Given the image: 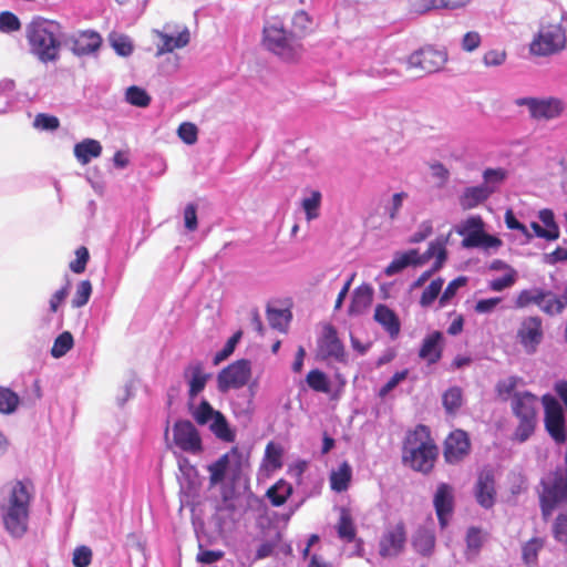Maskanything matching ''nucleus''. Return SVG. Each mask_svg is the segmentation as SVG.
<instances>
[{
    "label": "nucleus",
    "instance_id": "obj_59",
    "mask_svg": "<svg viewBox=\"0 0 567 567\" xmlns=\"http://www.w3.org/2000/svg\"><path fill=\"white\" fill-rule=\"evenodd\" d=\"M542 223L546 226V230L550 234H556V239L559 238L560 231L557 223L555 221V215L551 209L545 208L539 212L538 215Z\"/></svg>",
    "mask_w": 567,
    "mask_h": 567
},
{
    "label": "nucleus",
    "instance_id": "obj_64",
    "mask_svg": "<svg viewBox=\"0 0 567 567\" xmlns=\"http://www.w3.org/2000/svg\"><path fill=\"white\" fill-rule=\"evenodd\" d=\"M507 172L504 168H486L483 173L485 184H501L505 181Z\"/></svg>",
    "mask_w": 567,
    "mask_h": 567
},
{
    "label": "nucleus",
    "instance_id": "obj_45",
    "mask_svg": "<svg viewBox=\"0 0 567 567\" xmlns=\"http://www.w3.org/2000/svg\"><path fill=\"white\" fill-rule=\"evenodd\" d=\"M443 284L444 280L442 278H436L424 289L420 298V305L423 308H426L434 302L442 290Z\"/></svg>",
    "mask_w": 567,
    "mask_h": 567
},
{
    "label": "nucleus",
    "instance_id": "obj_19",
    "mask_svg": "<svg viewBox=\"0 0 567 567\" xmlns=\"http://www.w3.org/2000/svg\"><path fill=\"white\" fill-rule=\"evenodd\" d=\"M70 42L72 52L82 56L95 52L102 44V38L97 32L87 30L71 37Z\"/></svg>",
    "mask_w": 567,
    "mask_h": 567
},
{
    "label": "nucleus",
    "instance_id": "obj_39",
    "mask_svg": "<svg viewBox=\"0 0 567 567\" xmlns=\"http://www.w3.org/2000/svg\"><path fill=\"white\" fill-rule=\"evenodd\" d=\"M228 464V455L224 454L216 462L208 466L209 482L212 485H217L225 480Z\"/></svg>",
    "mask_w": 567,
    "mask_h": 567
},
{
    "label": "nucleus",
    "instance_id": "obj_37",
    "mask_svg": "<svg viewBox=\"0 0 567 567\" xmlns=\"http://www.w3.org/2000/svg\"><path fill=\"white\" fill-rule=\"evenodd\" d=\"M125 100L136 107H147L152 101L150 94L144 89L136 85L127 87Z\"/></svg>",
    "mask_w": 567,
    "mask_h": 567
},
{
    "label": "nucleus",
    "instance_id": "obj_48",
    "mask_svg": "<svg viewBox=\"0 0 567 567\" xmlns=\"http://www.w3.org/2000/svg\"><path fill=\"white\" fill-rule=\"evenodd\" d=\"M217 412L218 411H215L208 401L203 400L193 412V417L198 424L204 425L208 423L209 420H214Z\"/></svg>",
    "mask_w": 567,
    "mask_h": 567
},
{
    "label": "nucleus",
    "instance_id": "obj_13",
    "mask_svg": "<svg viewBox=\"0 0 567 567\" xmlns=\"http://www.w3.org/2000/svg\"><path fill=\"white\" fill-rule=\"evenodd\" d=\"M317 354L322 360L332 359L338 362L346 361V350L338 337V331L332 324H326L322 334L318 339Z\"/></svg>",
    "mask_w": 567,
    "mask_h": 567
},
{
    "label": "nucleus",
    "instance_id": "obj_60",
    "mask_svg": "<svg viewBox=\"0 0 567 567\" xmlns=\"http://www.w3.org/2000/svg\"><path fill=\"white\" fill-rule=\"evenodd\" d=\"M482 43V37L476 31H468L463 35L461 47L465 52H473L480 48Z\"/></svg>",
    "mask_w": 567,
    "mask_h": 567
},
{
    "label": "nucleus",
    "instance_id": "obj_53",
    "mask_svg": "<svg viewBox=\"0 0 567 567\" xmlns=\"http://www.w3.org/2000/svg\"><path fill=\"white\" fill-rule=\"evenodd\" d=\"M178 137L187 145H193L197 142L198 130L195 124L190 122H184L178 126Z\"/></svg>",
    "mask_w": 567,
    "mask_h": 567
},
{
    "label": "nucleus",
    "instance_id": "obj_1",
    "mask_svg": "<svg viewBox=\"0 0 567 567\" xmlns=\"http://www.w3.org/2000/svg\"><path fill=\"white\" fill-rule=\"evenodd\" d=\"M32 492L33 484L30 481H16L8 496L0 503L4 527L13 537H22L28 529Z\"/></svg>",
    "mask_w": 567,
    "mask_h": 567
},
{
    "label": "nucleus",
    "instance_id": "obj_29",
    "mask_svg": "<svg viewBox=\"0 0 567 567\" xmlns=\"http://www.w3.org/2000/svg\"><path fill=\"white\" fill-rule=\"evenodd\" d=\"M544 298L539 303V309L547 316L560 315L567 307V298L560 297L550 290H544Z\"/></svg>",
    "mask_w": 567,
    "mask_h": 567
},
{
    "label": "nucleus",
    "instance_id": "obj_49",
    "mask_svg": "<svg viewBox=\"0 0 567 567\" xmlns=\"http://www.w3.org/2000/svg\"><path fill=\"white\" fill-rule=\"evenodd\" d=\"M518 380L519 379L517 377H509L507 379L499 380L495 386L497 396L503 401H507L508 398L514 393Z\"/></svg>",
    "mask_w": 567,
    "mask_h": 567
},
{
    "label": "nucleus",
    "instance_id": "obj_32",
    "mask_svg": "<svg viewBox=\"0 0 567 567\" xmlns=\"http://www.w3.org/2000/svg\"><path fill=\"white\" fill-rule=\"evenodd\" d=\"M292 486L285 480H279L270 486L266 493L272 506L279 507L284 505L292 494Z\"/></svg>",
    "mask_w": 567,
    "mask_h": 567
},
{
    "label": "nucleus",
    "instance_id": "obj_27",
    "mask_svg": "<svg viewBox=\"0 0 567 567\" xmlns=\"http://www.w3.org/2000/svg\"><path fill=\"white\" fill-rule=\"evenodd\" d=\"M101 153L100 142L93 138H85L74 146V156L82 165L89 164L92 158L99 157Z\"/></svg>",
    "mask_w": 567,
    "mask_h": 567
},
{
    "label": "nucleus",
    "instance_id": "obj_52",
    "mask_svg": "<svg viewBox=\"0 0 567 567\" xmlns=\"http://www.w3.org/2000/svg\"><path fill=\"white\" fill-rule=\"evenodd\" d=\"M467 282V279L465 277H457L453 279L446 288L444 289L443 293L441 295L439 299V303L441 307H445L449 301L456 295V291L458 288L465 286Z\"/></svg>",
    "mask_w": 567,
    "mask_h": 567
},
{
    "label": "nucleus",
    "instance_id": "obj_55",
    "mask_svg": "<svg viewBox=\"0 0 567 567\" xmlns=\"http://www.w3.org/2000/svg\"><path fill=\"white\" fill-rule=\"evenodd\" d=\"M33 125L39 130L54 131L60 126V122L56 116L49 115L45 113H39L34 117Z\"/></svg>",
    "mask_w": 567,
    "mask_h": 567
},
{
    "label": "nucleus",
    "instance_id": "obj_8",
    "mask_svg": "<svg viewBox=\"0 0 567 567\" xmlns=\"http://www.w3.org/2000/svg\"><path fill=\"white\" fill-rule=\"evenodd\" d=\"M406 540L408 530L403 519L386 525L378 542L380 557L386 559L400 556L405 549Z\"/></svg>",
    "mask_w": 567,
    "mask_h": 567
},
{
    "label": "nucleus",
    "instance_id": "obj_11",
    "mask_svg": "<svg viewBox=\"0 0 567 567\" xmlns=\"http://www.w3.org/2000/svg\"><path fill=\"white\" fill-rule=\"evenodd\" d=\"M251 378V363L247 359L237 360L224 368L217 377L218 390L226 392L229 389H240Z\"/></svg>",
    "mask_w": 567,
    "mask_h": 567
},
{
    "label": "nucleus",
    "instance_id": "obj_40",
    "mask_svg": "<svg viewBox=\"0 0 567 567\" xmlns=\"http://www.w3.org/2000/svg\"><path fill=\"white\" fill-rule=\"evenodd\" d=\"M321 193L319 190H311L310 196L301 202L307 220H312L319 217V209L321 206Z\"/></svg>",
    "mask_w": 567,
    "mask_h": 567
},
{
    "label": "nucleus",
    "instance_id": "obj_24",
    "mask_svg": "<svg viewBox=\"0 0 567 567\" xmlns=\"http://www.w3.org/2000/svg\"><path fill=\"white\" fill-rule=\"evenodd\" d=\"M409 266H422V260L416 249L398 252L392 261L385 267L384 274L388 277H391L399 274Z\"/></svg>",
    "mask_w": 567,
    "mask_h": 567
},
{
    "label": "nucleus",
    "instance_id": "obj_57",
    "mask_svg": "<svg viewBox=\"0 0 567 567\" xmlns=\"http://www.w3.org/2000/svg\"><path fill=\"white\" fill-rule=\"evenodd\" d=\"M92 561V550L87 546H79L73 551L72 563L75 567H87Z\"/></svg>",
    "mask_w": 567,
    "mask_h": 567
},
{
    "label": "nucleus",
    "instance_id": "obj_28",
    "mask_svg": "<svg viewBox=\"0 0 567 567\" xmlns=\"http://www.w3.org/2000/svg\"><path fill=\"white\" fill-rule=\"evenodd\" d=\"M468 2L470 0H415L413 7L417 13H425L435 9H458Z\"/></svg>",
    "mask_w": 567,
    "mask_h": 567
},
{
    "label": "nucleus",
    "instance_id": "obj_22",
    "mask_svg": "<svg viewBox=\"0 0 567 567\" xmlns=\"http://www.w3.org/2000/svg\"><path fill=\"white\" fill-rule=\"evenodd\" d=\"M184 377L188 380L190 399L196 398L206 386L209 374L205 373L202 362L190 363L184 370Z\"/></svg>",
    "mask_w": 567,
    "mask_h": 567
},
{
    "label": "nucleus",
    "instance_id": "obj_4",
    "mask_svg": "<svg viewBox=\"0 0 567 567\" xmlns=\"http://www.w3.org/2000/svg\"><path fill=\"white\" fill-rule=\"evenodd\" d=\"M537 408L538 399L535 394L528 391L514 393L512 411L518 419V424L513 434V440L523 443L534 434L537 425Z\"/></svg>",
    "mask_w": 567,
    "mask_h": 567
},
{
    "label": "nucleus",
    "instance_id": "obj_44",
    "mask_svg": "<svg viewBox=\"0 0 567 567\" xmlns=\"http://www.w3.org/2000/svg\"><path fill=\"white\" fill-rule=\"evenodd\" d=\"M290 313L287 310L267 309V320L271 328L285 332L289 322Z\"/></svg>",
    "mask_w": 567,
    "mask_h": 567
},
{
    "label": "nucleus",
    "instance_id": "obj_14",
    "mask_svg": "<svg viewBox=\"0 0 567 567\" xmlns=\"http://www.w3.org/2000/svg\"><path fill=\"white\" fill-rule=\"evenodd\" d=\"M433 507L441 529L450 524L455 508L454 488L447 483H440L433 495Z\"/></svg>",
    "mask_w": 567,
    "mask_h": 567
},
{
    "label": "nucleus",
    "instance_id": "obj_2",
    "mask_svg": "<svg viewBox=\"0 0 567 567\" xmlns=\"http://www.w3.org/2000/svg\"><path fill=\"white\" fill-rule=\"evenodd\" d=\"M439 449L430 430L419 424L409 431L402 443V463L415 472L429 474L433 471Z\"/></svg>",
    "mask_w": 567,
    "mask_h": 567
},
{
    "label": "nucleus",
    "instance_id": "obj_46",
    "mask_svg": "<svg viewBox=\"0 0 567 567\" xmlns=\"http://www.w3.org/2000/svg\"><path fill=\"white\" fill-rule=\"evenodd\" d=\"M92 295V284L90 280H82L76 287V291L72 299V306L74 308H81L89 302Z\"/></svg>",
    "mask_w": 567,
    "mask_h": 567
},
{
    "label": "nucleus",
    "instance_id": "obj_25",
    "mask_svg": "<svg viewBox=\"0 0 567 567\" xmlns=\"http://www.w3.org/2000/svg\"><path fill=\"white\" fill-rule=\"evenodd\" d=\"M372 300V288L369 285H360L352 292L348 313L350 316L361 315L371 306Z\"/></svg>",
    "mask_w": 567,
    "mask_h": 567
},
{
    "label": "nucleus",
    "instance_id": "obj_36",
    "mask_svg": "<svg viewBox=\"0 0 567 567\" xmlns=\"http://www.w3.org/2000/svg\"><path fill=\"white\" fill-rule=\"evenodd\" d=\"M443 406L447 413H455L463 403V392L458 386L447 389L442 398Z\"/></svg>",
    "mask_w": 567,
    "mask_h": 567
},
{
    "label": "nucleus",
    "instance_id": "obj_9",
    "mask_svg": "<svg viewBox=\"0 0 567 567\" xmlns=\"http://www.w3.org/2000/svg\"><path fill=\"white\" fill-rule=\"evenodd\" d=\"M447 61V52L433 45H425L408 58V66L420 73L430 74L443 69Z\"/></svg>",
    "mask_w": 567,
    "mask_h": 567
},
{
    "label": "nucleus",
    "instance_id": "obj_41",
    "mask_svg": "<svg viewBox=\"0 0 567 567\" xmlns=\"http://www.w3.org/2000/svg\"><path fill=\"white\" fill-rule=\"evenodd\" d=\"M544 547V539L534 537L530 538L523 546L522 557L526 565H534L537 563L538 553Z\"/></svg>",
    "mask_w": 567,
    "mask_h": 567
},
{
    "label": "nucleus",
    "instance_id": "obj_30",
    "mask_svg": "<svg viewBox=\"0 0 567 567\" xmlns=\"http://www.w3.org/2000/svg\"><path fill=\"white\" fill-rule=\"evenodd\" d=\"M158 37L162 40V43L158 45L157 49L158 55L173 52L175 49L184 48L189 42V33L187 30L179 32L177 37L158 32Z\"/></svg>",
    "mask_w": 567,
    "mask_h": 567
},
{
    "label": "nucleus",
    "instance_id": "obj_16",
    "mask_svg": "<svg viewBox=\"0 0 567 567\" xmlns=\"http://www.w3.org/2000/svg\"><path fill=\"white\" fill-rule=\"evenodd\" d=\"M174 443L184 452L193 454L202 452V440L194 424L188 420H181L174 424Z\"/></svg>",
    "mask_w": 567,
    "mask_h": 567
},
{
    "label": "nucleus",
    "instance_id": "obj_61",
    "mask_svg": "<svg viewBox=\"0 0 567 567\" xmlns=\"http://www.w3.org/2000/svg\"><path fill=\"white\" fill-rule=\"evenodd\" d=\"M506 56L505 50H488L483 55V63L485 66H498L505 62Z\"/></svg>",
    "mask_w": 567,
    "mask_h": 567
},
{
    "label": "nucleus",
    "instance_id": "obj_6",
    "mask_svg": "<svg viewBox=\"0 0 567 567\" xmlns=\"http://www.w3.org/2000/svg\"><path fill=\"white\" fill-rule=\"evenodd\" d=\"M566 33L560 23L542 25L529 44V51L537 56H548L563 51L566 47Z\"/></svg>",
    "mask_w": 567,
    "mask_h": 567
},
{
    "label": "nucleus",
    "instance_id": "obj_35",
    "mask_svg": "<svg viewBox=\"0 0 567 567\" xmlns=\"http://www.w3.org/2000/svg\"><path fill=\"white\" fill-rule=\"evenodd\" d=\"M20 404V396L7 386H0V413L12 414Z\"/></svg>",
    "mask_w": 567,
    "mask_h": 567
},
{
    "label": "nucleus",
    "instance_id": "obj_17",
    "mask_svg": "<svg viewBox=\"0 0 567 567\" xmlns=\"http://www.w3.org/2000/svg\"><path fill=\"white\" fill-rule=\"evenodd\" d=\"M471 451L468 434L463 430H454L444 441V458L450 464L462 461Z\"/></svg>",
    "mask_w": 567,
    "mask_h": 567
},
{
    "label": "nucleus",
    "instance_id": "obj_43",
    "mask_svg": "<svg viewBox=\"0 0 567 567\" xmlns=\"http://www.w3.org/2000/svg\"><path fill=\"white\" fill-rule=\"evenodd\" d=\"M543 292L544 289L540 288L522 290L516 298L515 305L517 308H526L529 305L539 306L544 298Z\"/></svg>",
    "mask_w": 567,
    "mask_h": 567
},
{
    "label": "nucleus",
    "instance_id": "obj_33",
    "mask_svg": "<svg viewBox=\"0 0 567 567\" xmlns=\"http://www.w3.org/2000/svg\"><path fill=\"white\" fill-rule=\"evenodd\" d=\"M336 528L339 538L344 539L348 543L355 540L357 529L352 516L348 509H341Z\"/></svg>",
    "mask_w": 567,
    "mask_h": 567
},
{
    "label": "nucleus",
    "instance_id": "obj_5",
    "mask_svg": "<svg viewBox=\"0 0 567 567\" xmlns=\"http://www.w3.org/2000/svg\"><path fill=\"white\" fill-rule=\"evenodd\" d=\"M542 487L539 506L543 518L548 520L559 504L567 503V473L555 471L549 481L542 482Z\"/></svg>",
    "mask_w": 567,
    "mask_h": 567
},
{
    "label": "nucleus",
    "instance_id": "obj_42",
    "mask_svg": "<svg viewBox=\"0 0 567 567\" xmlns=\"http://www.w3.org/2000/svg\"><path fill=\"white\" fill-rule=\"evenodd\" d=\"M306 381L309 388L316 392L327 393L330 391V382L327 375L318 369L309 371Z\"/></svg>",
    "mask_w": 567,
    "mask_h": 567
},
{
    "label": "nucleus",
    "instance_id": "obj_56",
    "mask_svg": "<svg viewBox=\"0 0 567 567\" xmlns=\"http://www.w3.org/2000/svg\"><path fill=\"white\" fill-rule=\"evenodd\" d=\"M516 281V270L511 269L502 278H496L489 281L488 287L493 291H502L512 287Z\"/></svg>",
    "mask_w": 567,
    "mask_h": 567
},
{
    "label": "nucleus",
    "instance_id": "obj_15",
    "mask_svg": "<svg viewBox=\"0 0 567 567\" xmlns=\"http://www.w3.org/2000/svg\"><path fill=\"white\" fill-rule=\"evenodd\" d=\"M516 337L527 353L536 352L544 337L542 318L538 316L524 318Z\"/></svg>",
    "mask_w": 567,
    "mask_h": 567
},
{
    "label": "nucleus",
    "instance_id": "obj_12",
    "mask_svg": "<svg viewBox=\"0 0 567 567\" xmlns=\"http://www.w3.org/2000/svg\"><path fill=\"white\" fill-rule=\"evenodd\" d=\"M517 104L527 106L530 116L535 120H554L565 111L564 101L554 96L545 99L523 97L517 101Z\"/></svg>",
    "mask_w": 567,
    "mask_h": 567
},
{
    "label": "nucleus",
    "instance_id": "obj_31",
    "mask_svg": "<svg viewBox=\"0 0 567 567\" xmlns=\"http://www.w3.org/2000/svg\"><path fill=\"white\" fill-rule=\"evenodd\" d=\"M352 478V468L348 462H343L336 471L331 472L330 486L331 489L340 493L348 489Z\"/></svg>",
    "mask_w": 567,
    "mask_h": 567
},
{
    "label": "nucleus",
    "instance_id": "obj_34",
    "mask_svg": "<svg viewBox=\"0 0 567 567\" xmlns=\"http://www.w3.org/2000/svg\"><path fill=\"white\" fill-rule=\"evenodd\" d=\"M209 429L217 439L224 442L231 443L236 439L235 432L230 429L228 421L221 412L216 413Z\"/></svg>",
    "mask_w": 567,
    "mask_h": 567
},
{
    "label": "nucleus",
    "instance_id": "obj_50",
    "mask_svg": "<svg viewBox=\"0 0 567 567\" xmlns=\"http://www.w3.org/2000/svg\"><path fill=\"white\" fill-rule=\"evenodd\" d=\"M21 29V22L19 18L10 12L2 11L0 13V31L6 33H11L19 31Z\"/></svg>",
    "mask_w": 567,
    "mask_h": 567
},
{
    "label": "nucleus",
    "instance_id": "obj_38",
    "mask_svg": "<svg viewBox=\"0 0 567 567\" xmlns=\"http://www.w3.org/2000/svg\"><path fill=\"white\" fill-rule=\"evenodd\" d=\"M73 344L74 340L72 333L64 331L55 338L51 348V355L59 359L65 355L72 349Z\"/></svg>",
    "mask_w": 567,
    "mask_h": 567
},
{
    "label": "nucleus",
    "instance_id": "obj_7",
    "mask_svg": "<svg viewBox=\"0 0 567 567\" xmlns=\"http://www.w3.org/2000/svg\"><path fill=\"white\" fill-rule=\"evenodd\" d=\"M264 44L282 59L292 60L297 55L295 37L287 33L279 20L267 22L264 27Z\"/></svg>",
    "mask_w": 567,
    "mask_h": 567
},
{
    "label": "nucleus",
    "instance_id": "obj_21",
    "mask_svg": "<svg viewBox=\"0 0 567 567\" xmlns=\"http://www.w3.org/2000/svg\"><path fill=\"white\" fill-rule=\"evenodd\" d=\"M442 339L443 334L440 331H434L424 338L419 350V357L426 361L429 365L439 362L442 358Z\"/></svg>",
    "mask_w": 567,
    "mask_h": 567
},
{
    "label": "nucleus",
    "instance_id": "obj_51",
    "mask_svg": "<svg viewBox=\"0 0 567 567\" xmlns=\"http://www.w3.org/2000/svg\"><path fill=\"white\" fill-rule=\"evenodd\" d=\"M90 259L89 249L85 246H81L75 250V259L70 262L69 267L74 274H82L86 269L87 261Z\"/></svg>",
    "mask_w": 567,
    "mask_h": 567
},
{
    "label": "nucleus",
    "instance_id": "obj_63",
    "mask_svg": "<svg viewBox=\"0 0 567 567\" xmlns=\"http://www.w3.org/2000/svg\"><path fill=\"white\" fill-rule=\"evenodd\" d=\"M409 371L402 370L395 372L388 382L380 389L379 395L384 398L389 392H391L400 382L406 379Z\"/></svg>",
    "mask_w": 567,
    "mask_h": 567
},
{
    "label": "nucleus",
    "instance_id": "obj_47",
    "mask_svg": "<svg viewBox=\"0 0 567 567\" xmlns=\"http://www.w3.org/2000/svg\"><path fill=\"white\" fill-rule=\"evenodd\" d=\"M483 546V536L478 528L471 527L466 534V547L468 556H476Z\"/></svg>",
    "mask_w": 567,
    "mask_h": 567
},
{
    "label": "nucleus",
    "instance_id": "obj_20",
    "mask_svg": "<svg viewBox=\"0 0 567 567\" xmlns=\"http://www.w3.org/2000/svg\"><path fill=\"white\" fill-rule=\"evenodd\" d=\"M436 537L432 526H419L412 536V547L423 557H431L435 550Z\"/></svg>",
    "mask_w": 567,
    "mask_h": 567
},
{
    "label": "nucleus",
    "instance_id": "obj_23",
    "mask_svg": "<svg viewBox=\"0 0 567 567\" xmlns=\"http://www.w3.org/2000/svg\"><path fill=\"white\" fill-rule=\"evenodd\" d=\"M374 320L383 327L391 338H396L401 323L396 313L385 305H378L374 310Z\"/></svg>",
    "mask_w": 567,
    "mask_h": 567
},
{
    "label": "nucleus",
    "instance_id": "obj_3",
    "mask_svg": "<svg viewBox=\"0 0 567 567\" xmlns=\"http://www.w3.org/2000/svg\"><path fill=\"white\" fill-rule=\"evenodd\" d=\"M60 24L40 17L25 25V39L31 54L40 62H55L60 58Z\"/></svg>",
    "mask_w": 567,
    "mask_h": 567
},
{
    "label": "nucleus",
    "instance_id": "obj_26",
    "mask_svg": "<svg viewBox=\"0 0 567 567\" xmlns=\"http://www.w3.org/2000/svg\"><path fill=\"white\" fill-rule=\"evenodd\" d=\"M493 193L487 185L467 187L460 197V205L464 210L475 208L484 203Z\"/></svg>",
    "mask_w": 567,
    "mask_h": 567
},
{
    "label": "nucleus",
    "instance_id": "obj_54",
    "mask_svg": "<svg viewBox=\"0 0 567 567\" xmlns=\"http://www.w3.org/2000/svg\"><path fill=\"white\" fill-rule=\"evenodd\" d=\"M241 336L243 332L237 331L228 339L224 348L216 353L214 358V364H218L221 361L226 360L234 352L236 344L239 342Z\"/></svg>",
    "mask_w": 567,
    "mask_h": 567
},
{
    "label": "nucleus",
    "instance_id": "obj_18",
    "mask_svg": "<svg viewBox=\"0 0 567 567\" xmlns=\"http://www.w3.org/2000/svg\"><path fill=\"white\" fill-rule=\"evenodd\" d=\"M475 497L477 503L484 508H491L494 505L496 489L492 471H483L480 473L475 485Z\"/></svg>",
    "mask_w": 567,
    "mask_h": 567
},
{
    "label": "nucleus",
    "instance_id": "obj_58",
    "mask_svg": "<svg viewBox=\"0 0 567 567\" xmlns=\"http://www.w3.org/2000/svg\"><path fill=\"white\" fill-rule=\"evenodd\" d=\"M553 534L556 540L567 544V513L556 517Z\"/></svg>",
    "mask_w": 567,
    "mask_h": 567
},
{
    "label": "nucleus",
    "instance_id": "obj_62",
    "mask_svg": "<svg viewBox=\"0 0 567 567\" xmlns=\"http://www.w3.org/2000/svg\"><path fill=\"white\" fill-rule=\"evenodd\" d=\"M505 224L508 229H515L520 231L528 240L532 239V234L528 231L527 227L522 224L517 218L515 217L512 209L506 210L505 213Z\"/></svg>",
    "mask_w": 567,
    "mask_h": 567
},
{
    "label": "nucleus",
    "instance_id": "obj_10",
    "mask_svg": "<svg viewBox=\"0 0 567 567\" xmlns=\"http://www.w3.org/2000/svg\"><path fill=\"white\" fill-rule=\"evenodd\" d=\"M543 404L546 431L557 444H564L567 441V430L563 406L549 394L543 396Z\"/></svg>",
    "mask_w": 567,
    "mask_h": 567
}]
</instances>
